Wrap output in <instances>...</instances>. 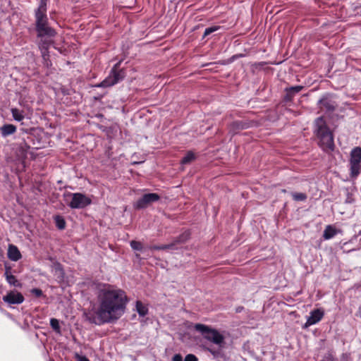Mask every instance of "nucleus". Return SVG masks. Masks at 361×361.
Here are the masks:
<instances>
[{
	"instance_id": "f257e3e1",
	"label": "nucleus",
	"mask_w": 361,
	"mask_h": 361,
	"mask_svg": "<svg viewBox=\"0 0 361 361\" xmlns=\"http://www.w3.org/2000/svg\"><path fill=\"white\" fill-rule=\"evenodd\" d=\"M97 301L93 322L102 324L117 320L123 314L128 298L123 290L108 283H100L97 286Z\"/></svg>"
},
{
	"instance_id": "f03ea898",
	"label": "nucleus",
	"mask_w": 361,
	"mask_h": 361,
	"mask_svg": "<svg viewBox=\"0 0 361 361\" xmlns=\"http://www.w3.org/2000/svg\"><path fill=\"white\" fill-rule=\"evenodd\" d=\"M314 133L319 140V146L324 152L334 149V141L332 133L326 126L322 116L317 118L314 122Z\"/></svg>"
},
{
	"instance_id": "7ed1b4c3",
	"label": "nucleus",
	"mask_w": 361,
	"mask_h": 361,
	"mask_svg": "<svg viewBox=\"0 0 361 361\" xmlns=\"http://www.w3.org/2000/svg\"><path fill=\"white\" fill-rule=\"evenodd\" d=\"M195 329L201 333L204 338L219 346H221L224 343V336L216 329L202 324H195Z\"/></svg>"
},
{
	"instance_id": "20e7f679",
	"label": "nucleus",
	"mask_w": 361,
	"mask_h": 361,
	"mask_svg": "<svg viewBox=\"0 0 361 361\" xmlns=\"http://www.w3.org/2000/svg\"><path fill=\"white\" fill-rule=\"evenodd\" d=\"M120 62L114 66L109 75L101 82L94 85V87H109L121 81L126 76L123 70L118 69Z\"/></svg>"
},
{
	"instance_id": "39448f33",
	"label": "nucleus",
	"mask_w": 361,
	"mask_h": 361,
	"mask_svg": "<svg viewBox=\"0 0 361 361\" xmlns=\"http://www.w3.org/2000/svg\"><path fill=\"white\" fill-rule=\"evenodd\" d=\"M349 170L351 178H357L361 173V147H354L350 153Z\"/></svg>"
},
{
	"instance_id": "423d86ee",
	"label": "nucleus",
	"mask_w": 361,
	"mask_h": 361,
	"mask_svg": "<svg viewBox=\"0 0 361 361\" xmlns=\"http://www.w3.org/2000/svg\"><path fill=\"white\" fill-rule=\"evenodd\" d=\"M68 196L71 197V200L68 203L71 209H82L92 202L91 199L82 193H69Z\"/></svg>"
},
{
	"instance_id": "0eeeda50",
	"label": "nucleus",
	"mask_w": 361,
	"mask_h": 361,
	"mask_svg": "<svg viewBox=\"0 0 361 361\" xmlns=\"http://www.w3.org/2000/svg\"><path fill=\"white\" fill-rule=\"evenodd\" d=\"M159 198V195L157 193L145 194L141 198L136 201L134 204V207L138 209H144L149 204L157 202Z\"/></svg>"
},
{
	"instance_id": "6e6552de",
	"label": "nucleus",
	"mask_w": 361,
	"mask_h": 361,
	"mask_svg": "<svg viewBox=\"0 0 361 361\" xmlns=\"http://www.w3.org/2000/svg\"><path fill=\"white\" fill-rule=\"evenodd\" d=\"M324 316V311L322 309H315L310 312V315L307 318L303 328L306 329L310 326L314 325L319 322Z\"/></svg>"
},
{
	"instance_id": "1a4fd4ad",
	"label": "nucleus",
	"mask_w": 361,
	"mask_h": 361,
	"mask_svg": "<svg viewBox=\"0 0 361 361\" xmlns=\"http://www.w3.org/2000/svg\"><path fill=\"white\" fill-rule=\"evenodd\" d=\"M318 106L321 111L331 112L336 108V102L329 94H326L318 101Z\"/></svg>"
},
{
	"instance_id": "9d476101",
	"label": "nucleus",
	"mask_w": 361,
	"mask_h": 361,
	"mask_svg": "<svg viewBox=\"0 0 361 361\" xmlns=\"http://www.w3.org/2000/svg\"><path fill=\"white\" fill-rule=\"evenodd\" d=\"M23 295L17 290H11L3 297V300L8 305H19L24 301Z\"/></svg>"
},
{
	"instance_id": "9b49d317",
	"label": "nucleus",
	"mask_w": 361,
	"mask_h": 361,
	"mask_svg": "<svg viewBox=\"0 0 361 361\" xmlns=\"http://www.w3.org/2000/svg\"><path fill=\"white\" fill-rule=\"evenodd\" d=\"M50 44V40L42 39L39 44V48L41 51L42 56L44 61V64L47 67L51 66V61L49 59V56L48 54V49L49 47Z\"/></svg>"
},
{
	"instance_id": "f8f14e48",
	"label": "nucleus",
	"mask_w": 361,
	"mask_h": 361,
	"mask_svg": "<svg viewBox=\"0 0 361 361\" xmlns=\"http://www.w3.org/2000/svg\"><path fill=\"white\" fill-rule=\"evenodd\" d=\"M37 32V36L39 37H54L56 35V32L54 29H52L51 27L48 25V24L39 27L38 29L36 30Z\"/></svg>"
},
{
	"instance_id": "ddd939ff",
	"label": "nucleus",
	"mask_w": 361,
	"mask_h": 361,
	"mask_svg": "<svg viewBox=\"0 0 361 361\" xmlns=\"http://www.w3.org/2000/svg\"><path fill=\"white\" fill-rule=\"evenodd\" d=\"M8 257L13 262H17L21 257V253L17 246L14 245H9L8 248Z\"/></svg>"
},
{
	"instance_id": "4468645a",
	"label": "nucleus",
	"mask_w": 361,
	"mask_h": 361,
	"mask_svg": "<svg viewBox=\"0 0 361 361\" xmlns=\"http://www.w3.org/2000/svg\"><path fill=\"white\" fill-rule=\"evenodd\" d=\"M339 232L334 226L328 225L325 227L323 238L324 240H330L333 238Z\"/></svg>"
},
{
	"instance_id": "2eb2a0df",
	"label": "nucleus",
	"mask_w": 361,
	"mask_h": 361,
	"mask_svg": "<svg viewBox=\"0 0 361 361\" xmlns=\"http://www.w3.org/2000/svg\"><path fill=\"white\" fill-rule=\"evenodd\" d=\"M16 127L13 124H5L0 128V131L3 137H6L16 132Z\"/></svg>"
},
{
	"instance_id": "dca6fc26",
	"label": "nucleus",
	"mask_w": 361,
	"mask_h": 361,
	"mask_svg": "<svg viewBox=\"0 0 361 361\" xmlns=\"http://www.w3.org/2000/svg\"><path fill=\"white\" fill-rule=\"evenodd\" d=\"M35 19H36V30L39 27L44 26L47 24V16L46 13L36 12L35 11Z\"/></svg>"
},
{
	"instance_id": "f3484780",
	"label": "nucleus",
	"mask_w": 361,
	"mask_h": 361,
	"mask_svg": "<svg viewBox=\"0 0 361 361\" xmlns=\"http://www.w3.org/2000/svg\"><path fill=\"white\" fill-rule=\"evenodd\" d=\"M4 274L6 276V281L11 286H13L15 287H19L21 286L18 281L16 279V276L13 275L8 269H6Z\"/></svg>"
},
{
	"instance_id": "a211bd4d",
	"label": "nucleus",
	"mask_w": 361,
	"mask_h": 361,
	"mask_svg": "<svg viewBox=\"0 0 361 361\" xmlns=\"http://www.w3.org/2000/svg\"><path fill=\"white\" fill-rule=\"evenodd\" d=\"M303 89V86L302 85H296L291 86L286 88V97L290 99H291L295 94L300 92Z\"/></svg>"
},
{
	"instance_id": "6ab92c4d",
	"label": "nucleus",
	"mask_w": 361,
	"mask_h": 361,
	"mask_svg": "<svg viewBox=\"0 0 361 361\" xmlns=\"http://www.w3.org/2000/svg\"><path fill=\"white\" fill-rule=\"evenodd\" d=\"M136 311L137 312L138 314L140 317H145L148 313V308L147 307L144 305L142 302L137 300L136 301Z\"/></svg>"
},
{
	"instance_id": "aec40b11",
	"label": "nucleus",
	"mask_w": 361,
	"mask_h": 361,
	"mask_svg": "<svg viewBox=\"0 0 361 361\" xmlns=\"http://www.w3.org/2000/svg\"><path fill=\"white\" fill-rule=\"evenodd\" d=\"M11 111L15 121L20 122L24 119L25 116L23 111H20L16 108H13L11 109Z\"/></svg>"
},
{
	"instance_id": "412c9836",
	"label": "nucleus",
	"mask_w": 361,
	"mask_h": 361,
	"mask_svg": "<svg viewBox=\"0 0 361 361\" xmlns=\"http://www.w3.org/2000/svg\"><path fill=\"white\" fill-rule=\"evenodd\" d=\"M195 159V154L189 151L186 153V154L181 159L180 164H188L192 162Z\"/></svg>"
},
{
	"instance_id": "4be33fe9",
	"label": "nucleus",
	"mask_w": 361,
	"mask_h": 361,
	"mask_svg": "<svg viewBox=\"0 0 361 361\" xmlns=\"http://www.w3.org/2000/svg\"><path fill=\"white\" fill-rule=\"evenodd\" d=\"M54 219L56 226L59 229L63 230L65 228L66 221L63 216L57 215V216H54Z\"/></svg>"
},
{
	"instance_id": "5701e85b",
	"label": "nucleus",
	"mask_w": 361,
	"mask_h": 361,
	"mask_svg": "<svg viewBox=\"0 0 361 361\" xmlns=\"http://www.w3.org/2000/svg\"><path fill=\"white\" fill-rule=\"evenodd\" d=\"M50 326L56 333H61V327L59 322L57 319L51 318L50 319Z\"/></svg>"
},
{
	"instance_id": "b1692460",
	"label": "nucleus",
	"mask_w": 361,
	"mask_h": 361,
	"mask_svg": "<svg viewBox=\"0 0 361 361\" xmlns=\"http://www.w3.org/2000/svg\"><path fill=\"white\" fill-rule=\"evenodd\" d=\"M292 197L295 201H305L307 199V195L302 192H293Z\"/></svg>"
},
{
	"instance_id": "393cba45",
	"label": "nucleus",
	"mask_w": 361,
	"mask_h": 361,
	"mask_svg": "<svg viewBox=\"0 0 361 361\" xmlns=\"http://www.w3.org/2000/svg\"><path fill=\"white\" fill-rule=\"evenodd\" d=\"M48 0H40L39 5L37 9L35 11L36 12H42L47 13V4Z\"/></svg>"
},
{
	"instance_id": "a878e982",
	"label": "nucleus",
	"mask_w": 361,
	"mask_h": 361,
	"mask_svg": "<svg viewBox=\"0 0 361 361\" xmlns=\"http://www.w3.org/2000/svg\"><path fill=\"white\" fill-rule=\"evenodd\" d=\"M130 244L134 250L141 251L143 248L142 244L139 241L132 240Z\"/></svg>"
},
{
	"instance_id": "bb28decb",
	"label": "nucleus",
	"mask_w": 361,
	"mask_h": 361,
	"mask_svg": "<svg viewBox=\"0 0 361 361\" xmlns=\"http://www.w3.org/2000/svg\"><path fill=\"white\" fill-rule=\"evenodd\" d=\"M219 28H220V27L217 26V25L212 26V27H209L206 28L204 30V37L208 36L209 35L212 34V32L219 30Z\"/></svg>"
},
{
	"instance_id": "cd10ccee",
	"label": "nucleus",
	"mask_w": 361,
	"mask_h": 361,
	"mask_svg": "<svg viewBox=\"0 0 361 361\" xmlns=\"http://www.w3.org/2000/svg\"><path fill=\"white\" fill-rule=\"evenodd\" d=\"M31 293L35 295L37 298H39L43 295V292L39 288H32L30 290Z\"/></svg>"
},
{
	"instance_id": "c85d7f7f",
	"label": "nucleus",
	"mask_w": 361,
	"mask_h": 361,
	"mask_svg": "<svg viewBox=\"0 0 361 361\" xmlns=\"http://www.w3.org/2000/svg\"><path fill=\"white\" fill-rule=\"evenodd\" d=\"M184 361H198V359L195 355L188 354L185 356Z\"/></svg>"
},
{
	"instance_id": "c756f323",
	"label": "nucleus",
	"mask_w": 361,
	"mask_h": 361,
	"mask_svg": "<svg viewBox=\"0 0 361 361\" xmlns=\"http://www.w3.org/2000/svg\"><path fill=\"white\" fill-rule=\"evenodd\" d=\"M77 361H90L86 356L80 355L79 354L75 355Z\"/></svg>"
},
{
	"instance_id": "7c9ffc66",
	"label": "nucleus",
	"mask_w": 361,
	"mask_h": 361,
	"mask_svg": "<svg viewBox=\"0 0 361 361\" xmlns=\"http://www.w3.org/2000/svg\"><path fill=\"white\" fill-rule=\"evenodd\" d=\"M172 361H183V357L180 354H176L173 355Z\"/></svg>"
},
{
	"instance_id": "2f4dec72",
	"label": "nucleus",
	"mask_w": 361,
	"mask_h": 361,
	"mask_svg": "<svg viewBox=\"0 0 361 361\" xmlns=\"http://www.w3.org/2000/svg\"><path fill=\"white\" fill-rule=\"evenodd\" d=\"M171 247V245H161V246H154V248L156 250H165L168 249Z\"/></svg>"
}]
</instances>
